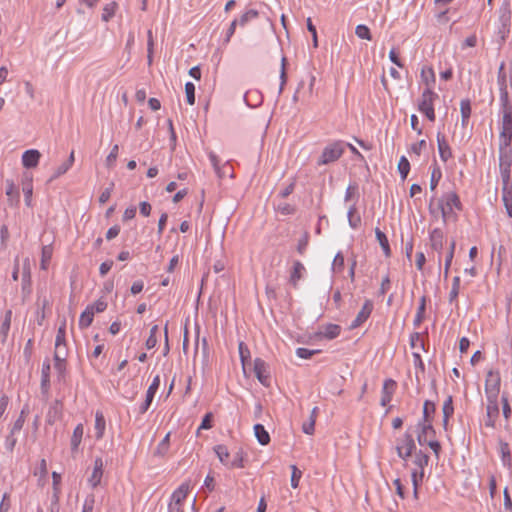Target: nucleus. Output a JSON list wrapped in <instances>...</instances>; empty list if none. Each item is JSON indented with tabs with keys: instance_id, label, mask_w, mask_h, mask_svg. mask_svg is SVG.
Listing matches in <instances>:
<instances>
[{
	"instance_id": "8",
	"label": "nucleus",
	"mask_w": 512,
	"mask_h": 512,
	"mask_svg": "<svg viewBox=\"0 0 512 512\" xmlns=\"http://www.w3.org/2000/svg\"><path fill=\"white\" fill-rule=\"evenodd\" d=\"M500 390V377L498 373L489 371L485 380V392L488 399L497 400Z\"/></svg>"
},
{
	"instance_id": "42",
	"label": "nucleus",
	"mask_w": 512,
	"mask_h": 512,
	"mask_svg": "<svg viewBox=\"0 0 512 512\" xmlns=\"http://www.w3.org/2000/svg\"><path fill=\"white\" fill-rule=\"evenodd\" d=\"M429 456L423 451H418L415 454L414 463L420 470H424V467L428 465Z\"/></svg>"
},
{
	"instance_id": "43",
	"label": "nucleus",
	"mask_w": 512,
	"mask_h": 512,
	"mask_svg": "<svg viewBox=\"0 0 512 512\" xmlns=\"http://www.w3.org/2000/svg\"><path fill=\"white\" fill-rule=\"evenodd\" d=\"M398 171L402 177V179H406L409 171H410V163L405 156H402L398 163Z\"/></svg>"
},
{
	"instance_id": "11",
	"label": "nucleus",
	"mask_w": 512,
	"mask_h": 512,
	"mask_svg": "<svg viewBox=\"0 0 512 512\" xmlns=\"http://www.w3.org/2000/svg\"><path fill=\"white\" fill-rule=\"evenodd\" d=\"M160 385V377L159 375L155 376L152 383L148 387L147 393H146V399L140 406V413H145L148 408L150 407L152 400L154 398L155 393L157 392Z\"/></svg>"
},
{
	"instance_id": "62",
	"label": "nucleus",
	"mask_w": 512,
	"mask_h": 512,
	"mask_svg": "<svg viewBox=\"0 0 512 512\" xmlns=\"http://www.w3.org/2000/svg\"><path fill=\"white\" fill-rule=\"evenodd\" d=\"M16 443H17V438L15 437V434H12V432H9V434L6 436V439H5L6 449L9 452H13Z\"/></svg>"
},
{
	"instance_id": "5",
	"label": "nucleus",
	"mask_w": 512,
	"mask_h": 512,
	"mask_svg": "<svg viewBox=\"0 0 512 512\" xmlns=\"http://www.w3.org/2000/svg\"><path fill=\"white\" fill-rule=\"evenodd\" d=\"M499 21L501 23V26L499 28L498 33L501 35L502 40H504L510 31V24H511L510 0H504L502 6L500 7Z\"/></svg>"
},
{
	"instance_id": "64",
	"label": "nucleus",
	"mask_w": 512,
	"mask_h": 512,
	"mask_svg": "<svg viewBox=\"0 0 512 512\" xmlns=\"http://www.w3.org/2000/svg\"><path fill=\"white\" fill-rule=\"evenodd\" d=\"M424 477V470H414L411 473V479L413 483V487H418L419 484L422 482Z\"/></svg>"
},
{
	"instance_id": "57",
	"label": "nucleus",
	"mask_w": 512,
	"mask_h": 512,
	"mask_svg": "<svg viewBox=\"0 0 512 512\" xmlns=\"http://www.w3.org/2000/svg\"><path fill=\"white\" fill-rule=\"evenodd\" d=\"M502 413L505 419H508L512 413L511 406L508 401V397L505 393L502 394Z\"/></svg>"
},
{
	"instance_id": "48",
	"label": "nucleus",
	"mask_w": 512,
	"mask_h": 512,
	"mask_svg": "<svg viewBox=\"0 0 512 512\" xmlns=\"http://www.w3.org/2000/svg\"><path fill=\"white\" fill-rule=\"evenodd\" d=\"M65 334H66V321L64 320L63 323L58 328L56 340H55V346L66 345Z\"/></svg>"
},
{
	"instance_id": "3",
	"label": "nucleus",
	"mask_w": 512,
	"mask_h": 512,
	"mask_svg": "<svg viewBox=\"0 0 512 512\" xmlns=\"http://www.w3.org/2000/svg\"><path fill=\"white\" fill-rule=\"evenodd\" d=\"M438 98V95L433 92L431 87H426L422 92L421 98L418 102V109L423 113L430 121L435 120L434 112V100Z\"/></svg>"
},
{
	"instance_id": "31",
	"label": "nucleus",
	"mask_w": 512,
	"mask_h": 512,
	"mask_svg": "<svg viewBox=\"0 0 512 512\" xmlns=\"http://www.w3.org/2000/svg\"><path fill=\"white\" fill-rule=\"evenodd\" d=\"M83 433H84V428H83V425L82 424H78L74 431H73V435H72V438H71V449L73 451L77 450L80 443H81V440H82V437H83Z\"/></svg>"
},
{
	"instance_id": "19",
	"label": "nucleus",
	"mask_w": 512,
	"mask_h": 512,
	"mask_svg": "<svg viewBox=\"0 0 512 512\" xmlns=\"http://www.w3.org/2000/svg\"><path fill=\"white\" fill-rule=\"evenodd\" d=\"M266 371H267V369H266L265 362L260 358L255 359L254 372H255V375L258 378V380L263 385H268V375L265 374Z\"/></svg>"
},
{
	"instance_id": "51",
	"label": "nucleus",
	"mask_w": 512,
	"mask_h": 512,
	"mask_svg": "<svg viewBox=\"0 0 512 512\" xmlns=\"http://www.w3.org/2000/svg\"><path fill=\"white\" fill-rule=\"evenodd\" d=\"M185 94L187 103L193 105L195 103V86L192 82L185 84Z\"/></svg>"
},
{
	"instance_id": "21",
	"label": "nucleus",
	"mask_w": 512,
	"mask_h": 512,
	"mask_svg": "<svg viewBox=\"0 0 512 512\" xmlns=\"http://www.w3.org/2000/svg\"><path fill=\"white\" fill-rule=\"evenodd\" d=\"M6 195L11 206L17 205L19 202V192L13 180L7 179L6 182Z\"/></svg>"
},
{
	"instance_id": "53",
	"label": "nucleus",
	"mask_w": 512,
	"mask_h": 512,
	"mask_svg": "<svg viewBox=\"0 0 512 512\" xmlns=\"http://www.w3.org/2000/svg\"><path fill=\"white\" fill-rule=\"evenodd\" d=\"M344 269V256L341 252H338L332 263V270L334 272H341Z\"/></svg>"
},
{
	"instance_id": "15",
	"label": "nucleus",
	"mask_w": 512,
	"mask_h": 512,
	"mask_svg": "<svg viewBox=\"0 0 512 512\" xmlns=\"http://www.w3.org/2000/svg\"><path fill=\"white\" fill-rule=\"evenodd\" d=\"M103 466L102 458H96L94 461L93 472L88 480L92 488H96L100 484L103 476Z\"/></svg>"
},
{
	"instance_id": "22",
	"label": "nucleus",
	"mask_w": 512,
	"mask_h": 512,
	"mask_svg": "<svg viewBox=\"0 0 512 512\" xmlns=\"http://www.w3.org/2000/svg\"><path fill=\"white\" fill-rule=\"evenodd\" d=\"M499 450L501 454V461L503 466L507 468H511L512 466V456L509 444L507 442H504L502 440L499 441Z\"/></svg>"
},
{
	"instance_id": "12",
	"label": "nucleus",
	"mask_w": 512,
	"mask_h": 512,
	"mask_svg": "<svg viewBox=\"0 0 512 512\" xmlns=\"http://www.w3.org/2000/svg\"><path fill=\"white\" fill-rule=\"evenodd\" d=\"M444 234L441 229L436 228L430 233L431 248L439 253L438 263L441 264V251L443 249Z\"/></svg>"
},
{
	"instance_id": "32",
	"label": "nucleus",
	"mask_w": 512,
	"mask_h": 512,
	"mask_svg": "<svg viewBox=\"0 0 512 512\" xmlns=\"http://www.w3.org/2000/svg\"><path fill=\"white\" fill-rule=\"evenodd\" d=\"M426 300H427V298L425 295H423L420 298V303H419L417 313H416V316H415V319L413 322L415 327H418L424 320L425 310H426Z\"/></svg>"
},
{
	"instance_id": "40",
	"label": "nucleus",
	"mask_w": 512,
	"mask_h": 512,
	"mask_svg": "<svg viewBox=\"0 0 512 512\" xmlns=\"http://www.w3.org/2000/svg\"><path fill=\"white\" fill-rule=\"evenodd\" d=\"M259 16V13L255 9H250L241 15L238 20V25L244 27L249 21L256 19Z\"/></svg>"
},
{
	"instance_id": "6",
	"label": "nucleus",
	"mask_w": 512,
	"mask_h": 512,
	"mask_svg": "<svg viewBox=\"0 0 512 512\" xmlns=\"http://www.w3.org/2000/svg\"><path fill=\"white\" fill-rule=\"evenodd\" d=\"M189 491V484L183 483L172 494L169 504V512H183L182 502L186 499Z\"/></svg>"
},
{
	"instance_id": "54",
	"label": "nucleus",
	"mask_w": 512,
	"mask_h": 512,
	"mask_svg": "<svg viewBox=\"0 0 512 512\" xmlns=\"http://www.w3.org/2000/svg\"><path fill=\"white\" fill-rule=\"evenodd\" d=\"M442 173L439 167L435 166L431 173L430 189L435 190L439 180L441 179Z\"/></svg>"
},
{
	"instance_id": "9",
	"label": "nucleus",
	"mask_w": 512,
	"mask_h": 512,
	"mask_svg": "<svg viewBox=\"0 0 512 512\" xmlns=\"http://www.w3.org/2000/svg\"><path fill=\"white\" fill-rule=\"evenodd\" d=\"M499 415V407L497 400L488 399L486 406V427L495 428L496 419Z\"/></svg>"
},
{
	"instance_id": "23",
	"label": "nucleus",
	"mask_w": 512,
	"mask_h": 512,
	"mask_svg": "<svg viewBox=\"0 0 512 512\" xmlns=\"http://www.w3.org/2000/svg\"><path fill=\"white\" fill-rule=\"evenodd\" d=\"M421 431L417 435V440L420 445L425 444L428 440V436L434 433V429L432 427L431 422H423L420 423Z\"/></svg>"
},
{
	"instance_id": "25",
	"label": "nucleus",
	"mask_w": 512,
	"mask_h": 512,
	"mask_svg": "<svg viewBox=\"0 0 512 512\" xmlns=\"http://www.w3.org/2000/svg\"><path fill=\"white\" fill-rule=\"evenodd\" d=\"M317 414H318V407H314L311 411L309 421L303 423V425H302V431L305 434L312 435L314 433Z\"/></svg>"
},
{
	"instance_id": "10",
	"label": "nucleus",
	"mask_w": 512,
	"mask_h": 512,
	"mask_svg": "<svg viewBox=\"0 0 512 512\" xmlns=\"http://www.w3.org/2000/svg\"><path fill=\"white\" fill-rule=\"evenodd\" d=\"M372 310H373L372 301L366 300L364 305L362 306L361 310L358 312L356 318L351 323L350 328L355 329V328L359 327L361 324H363L369 318Z\"/></svg>"
},
{
	"instance_id": "59",
	"label": "nucleus",
	"mask_w": 512,
	"mask_h": 512,
	"mask_svg": "<svg viewBox=\"0 0 512 512\" xmlns=\"http://www.w3.org/2000/svg\"><path fill=\"white\" fill-rule=\"evenodd\" d=\"M94 505L95 496L93 494H90L84 500L82 512H93Z\"/></svg>"
},
{
	"instance_id": "45",
	"label": "nucleus",
	"mask_w": 512,
	"mask_h": 512,
	"mask_svg": "<svg viewBox=\"0 0 512 512\" xmlns=\"http://www.w3.org/2000/svg\"><path fill=\"white\" fill-rule=\"evenodd\" d=\"M11 317H12V312H11V310H8L5 313L4 320H3L2 324H1V327H0V332L3 335V341L5 340V338H6L7 334H8V331L10 329Z\"/></svg>"
},
{
	"instance_id": "58",
	"label": "nucleus",
	"mask_w": 512,
	"mask_h": 512,
	"mask_svg": "<svg viewBox=\"0 0 512 512\" xmlns=\"http://www.w3.org/2000/svg\"><path fill=\"white\" fill-rule=\"evenodd\" d=\"M54 368L62 376L66 370V359H59L58 355H54Z\"/></svg>"
},
{
	"instance_id": "18",
	"label": "nucleus",
	"mask_w": 512,
	"mask_h": 512,
	"mask_svg": "<svg viewBox=\"0 0 512 512\" xmlns=\"http://www.w3.org/2000/svg\"><path fill=\"white\" fill-rule=\"evenodd\" d=\"M396 388V382L392 379H386L383 383L381 405L386 406L390 403L392 395Z\"/></svg>"
},
{
	"instance_id": "30",
	"label": "nucleus",
	"mask_w": 512,
	"mask_h": 512,
	"mask_svg": "<svg viewBox=\"0 0 512 512\" xmlns=\"http://www.w3.org/2000/svg\"><path fill=\"white\" fill-rule=\"evenodd\" d=\"M375 234H376V238H377L385 256L389 257L391 255V249L389 246L387 236L379 228L375 229Z\"/></svg>"
},
{
	"instance_id": "52",
	"label": "nucleus",
	"mask_w": 512,
	"mask_h": 512,
	"mask_svg": "<svg viewBox=\"0 0 512 512\" xmlns=\"http://www.w3.org/2000/svg\"><path fill=\"white\" fill-rule=\"evenodd\" d=\"M435 412V404L429 400H426L423 405V422H431L429 419L430 413Z\"/></svg>"
},
{
	"instance_id": "28",
	"label": "nucleus",
	"mask_w": 512,
	"mask_h": 512,
	"mask_svg": "<svg viewBox=\"0 0 512 512\" xmlns=\"http://www.w3.org/2000/svg\"><path fill=\"white\" fill-rule=\"evenodd\" d=\"M462 126H466L471 116V103L469 99H463L460 102Z\"/></svg>"
},
{
	"instance_id": "55",
	"label": "nucleus",
	"mask_w": 512,
	"mask_h": 512,
	"mask_svg": "<svg viewBox=\"0 0 512 512\" xmlns=\"http://www.w3.org/2000/svg\"><path fill=\"white\" fill-rule=\"evenodd\" d=\"M308 242H309V235L308 233H304L301 238L298 240V244H297V252L300 254V255H303L307 249V246H308Z\"/></svg>"
},
{
	"instance_id": "13",
	"label": "nucleus",
	"mask_w": 512,
	"mask_h": 512,
	"mask_svg": "<svg viewBox=\"0 0 512 512\" xmlns=\"http://www.w3.org/2000/svg\"><path fill=\"white\" fill-rule=\"evenodd\" d=\"M500 101L503 116H512V104L509 101V95L504 78L500 84Z\"/></svg>"
},
{
	"instance_id": "37",
	"label": "nucleus",
	"mask_w": 512,
	"mask_h": 512,
	"mask_svg": "<svg viewBox=\"0 0 512 512\" xmlns=\"http://www.w3.org/2000/svg\"><path fill=\"white\" fill-rule=\"evenodd\" d=\"M52 258V247L50 245H46L42 248L41 253V263L40 267L43 270H46L48 268V264Z\"/></svg>"
},
{
	"instance_id": "4",
	"label": "nucleus",
	"mask_w": 512,
	"mask_h": 512,
	"mask_svg": "<svg viewBox=\"0 0 512 512\" xmlns=\"http://www.w3.org/2000/svg\"><path fill=\"white\" fill-rule=\"evenodd\" d=\"M344 152V144L342 142H334L326 146L318 160L319 165H326L338 160Z\"/></svg>"
},
{
	"instance_id": "63",
	"label": "nucleus",
	"mask_w": 512,
	"mask_h": 512,
	"mask_svg": "<svg viewBox=\"0 0 512 512\" xmlns=\"http://www.w3.org/2000/svg\"><path fill=\"white\" fill-rule=\"evenodd\" d=\"M113 187H114V183L112 182V183H110L109 187L105 188L102 191V193L99 196V202L101 204L106 203L110 199L111 193L113 191Z\"/></svg>"
},
{
	"instance_id": "38",
	"label": "nucleus",
	"mask_w": 512,
	"mask_h": 512,
	"mask_svg": "<svg viewBox=\"0 0 512 512\" xmlns=\"http://www.w3.org/2000/svg\"><path fill=\"white\" fill-rule=\"evenodd\" d=\"M170 433H167L166 436L162 439V441L158 444L154 455L163 457L169 450L170 444Z\"/></svg>"
},
{
	"instance_id": "47",
	"label": "nucleus",
	"mask_w": 512,
	"mask_h": 512,
	"mask_svg": "<svg viewBox=\"0 0 512 512\" xmlns=\"http://www.w3.org/2000/svg\"><path fill=\"white\" fill-rule=\"evenodd\" d=\"M209 159H210L211 164H212L216 174L218 175V177L219 178L225 177V173L221 172L220 160H219L218 156L215 153L210 152Z\"/></svg>"
},
{
	"instance_id": "39",
	"label": "nucleus",
	"mask_w": 512,
	"mask_h": 512,
	"mask_svg": "<svg viewBox=\"0 0 512 512\" xmlns=\"http://www.w3.org/2000/svg\"><path fill=\"white\" fill-rule=\"evenodd\" d=\"M421 78L427 87H431V84L435 83V74L433 69L430 67L422 68Z\"/></svg>"
},
{
	"instance_id": "20",
	"label": "nucleus",
	"mask_w": 512,
	"mask_h": 512,
	"mask_svg": "<svg viewBox=\"0 0 512 512\" xmlns=\"http://www.w3.org/2000/svg\"><path fill=\"white\" fill-rule=\"evenodd\" d=\"M50 362L49 360L44 361L41 370V390L43 393H47L50 387Z\"/></svg>"
},
{
	"instance_id": "44",
	"label": "nucleus",
	"mask_w": 512,
	"mask_h": 512,
	"mask_svg": "<svg viewBox=\"0 0 512 512\" xmlns=\"http://www.w3.org/2000/svg\"><path fill=\"white\" fill-rule=\"evenodd\" d=\"M158 325H153L150 329V335L148 337V339L146 340V348L147 349H152L156 346L157 344V333H158Z\"/></svg>"
},
{
	"instance_id": "33",
	"label": "nucleus",
	"mask_w": 512,
	"mask_h": 512,
	"mask_svg": "<svg viewBox=\"0 0 512 512\" xmlns=\"http://www.w3.org/2000/svg\"><path fill=\"white\" fill-rule=\"evenodd\" d=\"M94 313L86 307V309L81 313L79 318V326L84 329L89 327L93 322Z\"/></svg>"
},
{
	"instance_id": "60",
	"label": "nucleus",
	"mask_w": 512,
	"mask_h": 512,
	"mask_svg": "<svg viewBox=\"0 0 512 512\" xmlns=\"http://www.w3.org/2000/svg\"><path fill=\"white\" fill-rule=\"evenodd\" d=\"M292 475H291V486L293 488H297L299 484V480L302 476V472L295 466L292 465Z\"/></svg>"
},
{
	"instance_id": "16",
	"label": "nucleus",
	"mask_w": 512,
	"mask_h": 512,
	"mask_svg": "<svg viewBox=\"0 0 512 512\" xmlns=\"http://www.w3.org/2000/svg\"><path fill=\"white\" fill-rule=\"evenodd\" d=\"M304 272H305L304 265L299 260L294 261L293 267H292V270L290 273V277H289V283L294 288L298 287V282H299V280L302 279Z\"/></svg>"
},
{
	"instance_id": "34",
	"label": "nucleus",
	"mask_w": 512,
	"mask_h": 512,
	"mask_svg": "<svg viewBox=\"0 0 512 512\" xmlns=\"http://www.w3.org/2000/svg\"><path fill=\"white\" fill-rule=\"evenodd\" d=\"M503 203L508 216L512 218V187L503 188Z\"/></svg>"
},
{
	"instance_id": "49",
	"label": "nucleus",
	"mask_w": 512,
	"mask_h": 512,
	"mask_svg": "<svg viewBox=\"0 0 512 512\" xmlns=\"http://www.w3.org/2000/svg\"><path fill=\"white\" fill-rule=\"evenodd\" d=\"M459 289H460V277L455 276L453 278L452 288L449 293V301L450 302H453L454 300H456V298L458 297V294H459Z\"/></svg>"
},
{
	"instance_id": "7",
	"label": "nucleus",
	"mask_w": 512,
	"mask_h": 512,
	"mask_svg": "<svg viewBox=\"0 0 512 512\" xmlns=\"http://www.w3.org/2000/svg\"><path fill=\"white\" fill-rule=\"evenodd\" d=\"M415 448L416 445L412 434L406 432L403 438L401 439L400 443L397 444L396 451L401 459L407 461V459L412 455Z\"/></svg>"
},
{
	"instance_id": "41",
	"label": "nucleus",
	"mask_w": 512,
	"mask_h": 512,
	"mask_svg": "<svg viewBox=\"0 0 512 512\" xmlns=\"http://www.w3.org/2000/svg\"><path fill=\"white\" fill-rule=\"evenodd\" d=\"M348 221L352 228H357L361 223V218L356 214V206L352 205L348 209Z\"/></svg>"
},
{
	"instance_id": "14",
	"label": "nucleus",
	"mask_w": 512,
	"mask_h": 512,
	"mask_svg": "<svg viewBox=\"0 0 512 512\" xmlns=\"http://www.w3.org/2000/svg\"><path fill=\"white\" fill-rule=\"evenodd\" d=\"M41 153L36 149L26 150L22 155V164L25 168H35L40 160Z\"/></svg>"
},
{
	"instance_id": "46",
	"label": "nucleus",
	"mask_w": 512,
	"mask_h": 512,
	"mask_svg": "<svg viewBox=\"0 0 512 512\" xmlns=\"http://www.w3.org/2000/svg\"><path fill=\"white\" fill-rule=\"evenodd\" d=\"M118 151H119V146L117 144H115L110 153L108 154V156L106 157V161H105V164L108 168H112L117 160V157H118Z\"/></svg>"
},
{
	"instance_id": "61",
	"label": "nucleus",
	"mask_w": 512,
	"mask_h": 512,
	"mask_svg": "<svg viewBox=\"0 0 512 512\" xmlns=\"http://www.w3.org/2000/svg\"><path fill=\"white\" fill-rule=\"evenodd\" d=\"M318 352H319L318 350H310V349H307V348H297L296 355L299 358H302V359H309L314 354H316Z\"/></svg>"
},
{
	"instance_id": "56",
	"label": "nucleus",
	"mask_w": 512,
	"mask_h": 512,
	"mask_svg": "<svg viewBox=\"0 0 512 512\" xmlns=\"http://www.w3.org/2000/svg\"><path fill=\"white\" fill-rule=\"evenodd\" d=\"M94 314L103 312L107 308L106 301L98 299L93 304L87 306Z\"/></svg>"
},
{
	"instance_id": "24",
	"label": "nucleus",
	"mask_w": 512,
	"mask_h": 512,
	"mask_svg": "<svg viewBox=\"0 0 512 512\" xmlns=\"http://www.w3.org/2000/svg\"><path fill=\"white\" fill-rule=\"evenodd\" d=\"M254 434H255V437L257 438V441L261 444V445H268L269 442H270V435L269 433L266 431V429L264 428V426L262 424H255L254 425Z\"/></svg>"
},
{
	"instance_id": "26",
	"label": "nucleus",
	"mask_w": 512,
	"mask_h": 512,
	"mask_svg": "<svg viewBox=\"0 0 512 512\" xmlns=\"http://www.w3.org/2000/svg\"><path fill=\"white\" fill-rule=\"evenodd\" d=\"M26 182L23 183V193L25 198V204L28 207L32 206V193H33V186H32V176L26 175Z\"/></svg>"
},
{
	"instance_id": "1",
	"label": "nucleus",
	"mask_w": 512,
	"mask_h": 512,
	"mask_svg": "<svg viewBox=\"0 0 512 512\" xmlns=\"http://www.w3.org/2000/svg\"><path fill=\"white\" fill-rule=\"evenodd\" d=\"M512 116H502L501 132L499 135V166L509 177L511 167Z\"/></svg>"
},
{
	"instance_id": "36",
	"label": "nucleus",
	"mask_w": 512,
	"mask_h": 512,
	"mask_svg": "<svg viewBox=\"0 0 512 512\" xmlns=\"http://www.w3.org/2000/svg\"><path fill=\"white\" fill-rule=\"evenodd\" d=\"M117 7L118 5L115 1L106 4L103 8L101 16L102 20L104 22H108L112 17H114Z\"/></svg>"
},
{
	"instance_id": "17",
	"label": "nucleus",
	"mask_w": 512,
	"mask_h": 512,
	"mask_svg": "<svg viewBox=\"0 0 512 512\" xmlns=\"http://www.w3.org/2000/svg\"><path fill=\"white\" fill-rule=\"evenodd\" d=\"M437 144L440 158L442 161L446 162L452 157V152L445 136L440 132L437 133Z\"/></svg>"
},
{
	"instance_id": "2",
	"label": "nucleus",
	"mask_w": 512,
	"mask_h": 512,
	"mask_svg": "<svg viewBox=\"0 0 512 512\" xmlns=\"http://www.w3.org/2000/svg\"><path fill=\"white\" fill-rule=\"evenodd\" d=\"M435 198L432 197L429 203V211L434 216L437 217L438 214L441 215L443 222H447L453 212V208L458 210L461 209V202L458 195L455 192H448L442 196L441 199L437 201V206L434 207Z\"/></svg>"
},
{
	"instance_id": "35",
	"label": "nucleus",
	"mask_w": 512,
	"mask_h": 512,
	"mask_svg": "<svg viewBox=\"0 0 512 512\" xmlns=\"http://www.w3.org/2000/svg\"><path fill=\"white\" fill-rule=\"evenodd\" d=\"M214 451L215 453L217 454L220 462L226 466L229 467L230 465V462H229V452H228V449L226 446L224 445H217L214 447Z\"/></svg>"
},
{
	"instance_id": "27",
	"label": "nucleus",
	"mask_w": 512,
	"mask_h": 512,
	"mask_svg": "<svg viewBox=\"0 0 512 512\" xmlns=\"http://www.w3.org/2000/svg\"><path fill=\"white\" fill-rule=\"evenodd\" d=\"M341 328L336 324H328L319 332L326 339H334L340 334Z\"/></svg>"
},
{
	"instance_id": "50",
	"label": "nucleus",
	"mask_w": 512,
	"mask_h": 512,
	"mask_svg": "<svg viewBox=\"0 0 512 512\" xmlns=\"http://www.w3.org/2000/svg\"><path fill=\"white\" fill-rule=\"evenodd\" d=\"M355 34L360 39H365V40H371L372 39V36H371L369 28L366 25H363V24H360V25L356 26Z\"/></svg>"
},
{
	"instance_id": "29",
	"label": "nucleus",
	"mask_w": 512,
	"mask_h": 512,
	"mask_svg": "<svg viewBox=\"0 0 512 512\" xmlns=\"http://www.w3.org/2000/svg\"><path fill=\"white\" fill-rule=\"evenodd\" d=\"M106 421L102 414V412L97 411L95 415V430H96V439H101L104 435Z\"/></svg>"
}]
</instances>
